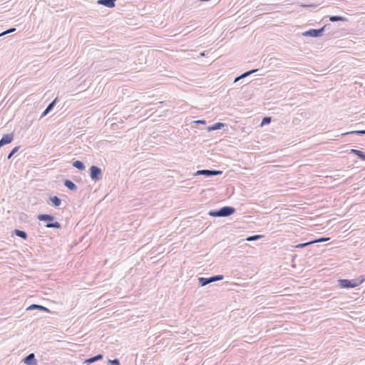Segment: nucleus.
<instances>
[{"instance_id": "f257e3e1", "label": "nucleus", "mask_w": 365, "mask_h": 365, "mask_svg": "<svg viewBox=\"0 0 365 365\" xmlns=\"http://www.w3.org/2000/svg\"><path fill=\"white\" fill-rule=\"evenodd\" d=\"M235 208L231 206H224L218 210H212L208 212L211 217H229L235 212Z\"/></svg>"}, {"instance_id": "f03ea898", "label": "nucleus", "mask_w": 365, "mask_h": 365, "mask_svg": "<svg viewBox=\"0 0 365 365\" xmlns=\"http://www.w3.org/2000/svg\"><path fill=\"white\" fill-rule=\"evenodd\" d=\"M364 281V279L362 276L353 279H342L338 280V285L342 289L354 288L361 284Z\"/></svg>"}, {"instance_id": "7ed1b4c3", "label": "nucleus", "mask_w": 365, "mask_h": 365, "mask_svg": "<svg viewBox=\"0 0 365 365\" xmlns=\"http://www.w3.org/2000/svg\"><path fill=\"white\" fill-rule=\"evenodd\" d=\"M224 276L222 274L214 275L210 277H199L198 282L201 287L206 286L212 282L223 279Z\"/></svg>"}, {"instance_id": "20e7f679", "label": "nucleus", "mask_w": 365, "mask_h": 365, "mask_svg": "<svg viewBox=\"0 0 365 365\" xmlns=\"http://www.w3.org/2000/svg\"><path fill=\"white\" fill-rule=\"evenodd\" d=\"M90 176L92 180L95 182L99 181L103 178L101 169L98 166L92 165L90 168Z\"/></svg>"}, {"instance_id": "39448f33", "label": "nucleus", "mask_w": 365, "mask_h": 365, "mask_svg": "<svg viewBox=\"0 0 365 365\" xmlns=\"http://www.w3.org/2000/svg\"><path fill=\"white\" fill-rule=\"evenodd\" d=\"M326 27H327V25H325V26H324L322 28L318 29H309L308 31H306L303 32L302 33V36H310V37H319V36H322L323 33L325 31Z\"/></svg>"}, {"instance_id": "423d86ee", "label": "nucleus", "mask_w": 365, "mask_h": 365, "mask_svg": "<svg viewBox=\"0 0 365 365\" xmlns=\"http://www.w3.org/2000/svg\"><path fill=\"white\" fill-rule=\"evenodd\" d=\"M222 173V171H221V170L205 169V170H197L195 175H202L206 177H212V176L221 175Z\"/></svg>"}, {"instance_id": "0eeeda50", "label": "nucleus", "mask_w": 365, "mask_h": 365, "mask_svg": "<svg viewBox=\"0 0 365 365\" xmlns=\"http://www.w3.org/2000/svg\"><path fill=\"white\" fill-rule=\"evenodd\" d=\"M13 139H14L13 133L4 135L0 140V147H2L5 145H7V144L11 143Z\"/></svg>"}, {"instance_id": "6e6552de", "label": "nucleus", "mask_w": 365, "mask_h": 365, "mask_svg": "<svg viewBox=\"0 0 365 365\" xmlns=\"http://www.w3.org/2000/svg\"><path fill=\"white\" fill-rule=\"evenodd\" d=\"M23 361L24 362V364H26L27 365H36L37 364V361H36V360L35 359V355L33 353L29 354V355H27L23 359Z\"/></svg>"}, {"instance_id": "1a4fd4ad", "label": "nucleus", "mask_w": 365, "mask_h": 365, "mask_svg": "<svg viewBox=\"0 0 365 365\" xmlns=\"http://www.w3.org/2000/svg\"><path fill=\"white\" fill-rule=\"evenodd\" d=\"M37 219L41 222H51L54 221L55 217L49 214H40L37 216Z\"/></svg>"}, {"instance_id": "9d476101", "label": "nucleus", "mask_w": 365, "mask_h": 365, "mask_svg": "<svg viewBox=\"0 0 365 365\" xmlns=\"http://www.w3.org/2000/svg\"><path fill=\"white\" fill-rule=\"evenodd\" d=\"M116 0H98V4L103 5L108 8H113L115 5Z\"/></svg>"}, {"instance_id": "9b49d317", "label": "nucleus", "mask_w": 365, "mask_h": 365, "mask_svg": "<svg viewBox=\"0 0 365 365\" xmlns=\"http://www.w3.org/2000/svg\"><path fill=\"white\" fill-rule=\"evenodd\" d=\"M257 71H258V69H252L248 71H246V72L243 73L242 74H241L240 76L236 77L235 78L234 82L235 83V82L240 81V79L245 78L249 76L250 75L257 72Z\"/></svg>"}, {"instance_id": "f8f14e48", "label": "nucleus", "mask_w": 365, "mask_h": 365, "mask_svg": "<svg viewBox=\"0 0 365 365\" xmlns=\"http://www.w3.org/2000/svg\"><path fill=\"white\" fill-rule=\"evenodd\" d=\"M63 185L70 190L76 191L77 190L76 185L71 180L66 179L63 181Z\"/></svg>"}, {"instance_id": "ddd939ff", "label": "nucleus", "mask_w": 365, "mask_h": 365, "mask_svg": "<svg viewBox=\"0 0 365 365\" xmlns=\"http://www.w3.org/2000/svg\"><path fill=\"white\" fill-rule=\"evenodd\" d=\"M45 227L46 228H55V229H61V225L57 221H51L46 223Z\"/></svg>"}, {"instance_id": "4468645a", "label": "nucleus", "mask_w": 365, "mask_h": 365, "mask_svg": "<svg viewBox=\"0 0 365 365\" xmlns=\"http://www.w3.org/2000/svg\"><path fill=\"white\" fill-rule=\"evenodd\" d=\"M225 126V123L218 122V123L213 124L212 125L209 126L207 128V130L208 131L216 130L221 129Z\"/></svg>"}, {"instance_id": "2eb2a0df", "label": "nucleus", "mask_w": 365, "mask_h": 365, "mask_svg": "<svg viewBox=\"0 0 365 365\" xmlns=\"http://www.w3.org/2000/svg\"><path fill=\"white\" fill-rule=\"evenodd\" d=\"M14 235H15L17 237H19L24 240H26L28 237V235L25 231L15 229L13 232Z\"/></svg>"}, {"instance_id": "dca6fc26", "label": "nucleus", "mask_w": 365, "mask_h": 365, "mask_svg": "<svg viewBox=\"0 0 365 365\" xmlns=\"http://www.w3.org/2000/svg\"><path fill=\"white\" fill-rule=\"evenodd\" d=\"M103 357V354H97L94 356H92V357H90L87 359L85 360V362L84 363H86V364H92L96 361H98L100 359H102Z\"/></svg>"}, {"instance_id": "f3484780", "label": "nucleus", "mask_w": 365, "mask_h": 365, "mask_svg": "<svg viewBox=\"0 0 365 365\" xmlns=\"http://www.w3.org/2000/svg\"><path fill=\"white\" fill-rule=\"evenodd\" d=\"M33 309H39V310H42V311H45V312H49L48 308H46L42 305H38V304H33L27 308V310H33Z\"/></svg>"}, {"instance_id": "a211bd4d", "label": "nucleus", "mask_w": 365, "mask_h": 365, "mask_svg": "<svg viewBox=\"0 0 365 365\" xmlns=\"http://www.w3.org/2000/svg\"><path fill=\"white\" fill-rule=\"evenodd\" d=\"M73 166L79 170H84L86 168L84 163L81 160L74 161Z\"/></svg>"}, {"instance_id": "6ab92c4d", "label": "nucleus", "mask_w": 365, "mask_h": 365, "mask_svg": "<svg viewBox=\"0 0 365 365\" xmlns=\"http://www.w3.org/2000/svg\"><path fill=\"white\" fill-rule=\"evenodd\" d=\"M49 200L54 207H58L61 204V200L57 196L51 197Z\"/></svg>"}, {"instance_id": "aec40b11", "label": "nucleus", "mask_w": 365, "mask_h": 365, "mask_svg": "<svg viewBox=\"0 0 365 365\" xmlns=\"http://www.w3.org/2000/svg\"><path fill=\"white\" fill-rule=\"evenodd\" d=\"M349 134H356L358 135H365V130H354V131L346 132V133H342L341 135H349Z\"/></svg>"}, {"instance_id": "412c9836", "label": "nucleus", "mask_w": 365, "mask_h": 365, "mask_svg": "<svg viewBox=\"0 0 365 365\" xmlns=\"http://www.w3.org/2000/svg\"><path fill=\"white\" fill-rule=\"evenodd\" d=\"M329 20L332 22H336V21H344L346 20V19L341 16H330Z\"/></svg>"}, {"instance_id": "4be33fe9", "label": "nucleus", "mask_w": 365, "mask_h": 365, "mask_svg": "<svg viewBox=\"0 0 365 365\" xmlns=\"http://www.w3.org/2000/svg\"><path fill=\"white\" fill-rule=\"evenodd\" d=\"M57 101L58 99L56 98L48 105V106L46 107L48 111H51L53 110V108L56 106Z\"/></svg>"}, {"instance_id": "5701e85b", "label": "nucleus", "mask_w": 365, "mask_h": 365, "mask_svg": "<svg viewBox=\"0 0 365 365\" xmlns=\"http://www.w3.org/2000/svg\"><path fill=\"white\" fill-rule=\"evenodd\" d=\"M313 244V242L312 241H309V242H304V243H300V244H298L297 245H295V247L296 248H304L309 245H312Z\"/></svg>"}, {"instance_id": "b1692460", "label": "nucleus", "mask_w": 365, "mask_h": 365, "mask_svg": "<svg viewBox=\"0 0 365 365\" xmlns=\"http://www.w3.org/2000/svg\"><path fill=\"white\" fill-rule=\"evenodd\" d=\"M108 365H120V361L118 359H109L108 361Z\"/></svg>"}, {"instance_id": "393cba45", "label": "nucleus", "mask_w": 365, "mask_h": 365, "mask_svg": "<svg viewBox=\"0 0 365 365\" xmlns=\"http://www.w3.org/2000/svg\"><path fill=\"white\" fill-rule=\"evenodd\" d=\"M262 236V235H252V236H250L247 238V241H253V240H259V238H261Z\"/></svg>"}, {"instance_id": "a878e982", "label": "nucleus", "mask_w": 365, "mask_h": 365, "mask_svg": "<svg viewBox=\"0 0 365 365\" xmlns=\"http://www.w3.org/2000/svg\"><path fill=\"white\" fill-rule=\"evenodd\" d=\"M19 149V147L14 148L7 156L8 159H10Z\"/></svg>"}, {"instance_id": "bb28decb", "label": "nucleus", "mask_w": 365, "mask_h": 365, "mask_svg": "<svg viewBox=\"0 0 365 365\" xmlns=\"http://www.w3.org/2000/svg\"><path fill=\"white\" fill-rule=\"evenodd\" d=\"M271 122V118L270 117H264L261 125L269 124Z\"/></svg>"}, {"instance_id": "cd10ccee", "label": "nucleus", "mask_w": 365, "mask_h": 365, "mask_svg": "<svg viewBox=\"0 0 365 365\" xmlns=\"http://www.w3.org/2000/svg\"><path fill=\"white\" fill-rule=\"evenodd\" d=\"M329 240V237H320L319 239H317L315 240H312L313 242V244L314 243H316V242H327Z\"/></svg>"}, {"instance_id": "c85d7f7f", "label": "nucleus", "mask_w": 365, "mask_h": 365, "mask_svg": "<svg viewBox=\"0 0 365 365\" xmlns=\"http://www.w3.org/2000/svg\"><path fill=\"white\" fill-rule=\"evenodd\" d=\"M15 31H16V28H11V29H8V30L1 33L0 34V36H4L5 34H7L12 33V32H14Z\"/></svg>"}, {"instance_id": "c756f323", "label": "nucleus", "mask_w": 365, "mask_h": 365, "mask_svg": "<svg viewBox=\"0 0 365 365\" xmlns=\"http://www.w3.org/2000/svg\"><path fill=\"white\" fill-rule=\"evenodd\" d=\"M357 157L362 160H365V152L360 150L359 153H357Z\"/></svg>"}, {"instance_id": "7c9ffc66", "label": "nucleus", "mask_w": 365, "mask_h": 365, "mask_svg": "<svg viewBox=\"0 0 365 365\" xmlns=\"http://www.w3.org/2000/svg\"><path fill=\"white\" fill-rule=\"evenodd\" d=\"M51 111H48L47 110V108H46L44 110V111L42 113L41 115V118L45 117L48 113H50Z\"/></svg>"}, {"instance_id": "2f4dec72", "label": "nucleus", "mask_w": 365, "mask_h": 365, "mask_svg": "<svg viewBox=\"0 0 365 365\" xmlns=\"http://www.w3.org/2000/svg\"><path fill=\"white\" fill-rule=\"evenodd\" d=\"M51 111H48L47 110V108H46L44 110V111L42 113L41 115V118L45 117L48 113H50Z\"/></svg>"}, {"instance_id": "473e14b6", "label": "nucleus", "mask_w": 365, "mask_h": 365, "mask_svg": "<svg viewBox=\"0 0 365 365\" xmlns=\"http://www.w3.org/2000/svg\"><path fill=\"white\" fill-rule=\"evenodd\" d=\"M360 150H356V149H351L350 150V153H353L356 155H357V153H359Z\"/></svg>"}, {"instance_id": "72a5a7b5", "label": "nucleus", "mask_w": 365, "mask_h": 365, "mask_svg": "<svg viewBox=\"0 0 365 365\" xmlns=\"http://www.w3.org/2000/svg\"><path fill=\"white\" fill-rule=\"evenodd\" d=\"M195 123H200V124H205L206 122L205 120H198L195 121Z\"/></svg>"}, {"instance_id": "f704fd0d", "label": "nucleus", "mask_w": 365, "mask_h": 365, "mask_svg": "<svg viewBox=\"0 0 365 365\" xmlns=\"http://www.w3.org/2000/svg\"><path fill=\"white\" fill-rule=\"evenodd\" d=\"M184 31H186V33H190L191 31L190 29H189V26H186L185 29H184Z\"/></svg>"}, {"instance_id": "c9c22d12", "label": "nucleus", "mask_w": 365, "mask_h": 365, "mask_svg": "<svg viewBox=\"0 0 365 365\" xmlns=\"http://www.w3.org/2000/svg\"><path fill=\"white\" fill-rule=\"evenodd\" d=\"M304 7H309V6H316L315 5H303Z\"/></svg>"}]
</instances>
